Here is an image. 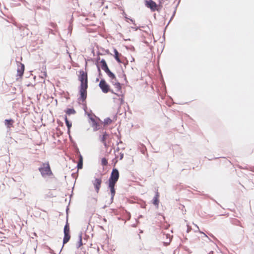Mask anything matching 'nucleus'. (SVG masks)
Masks as SVG:
<instances>
[{"label": "nucleus", "instance_id": "37998d69", "mask_svg": "<svg viewBox=\"0 0 254 254\" xmlns=\"http://www.w3.org/2000/svg\"><path fill=\"white\" fill-rule=\"evenodd\" d=\"M122 63H123V62ZM123 64H124V65L126 66V65L128 64V61L127 60L126 62L123 63Z\"/></svg>", "mask_w": 254, "mask_h": 254}, {"label": "nucleus", "instance_id": "79ce46f5", "mask_svg": "<svg viewBox=\"0 0 254 254\" xmlns=\"http://www.w3.org/2000/svg\"><path fill=\"white\" fill-rule=\"evenodd\" d=\"M174 16H173V15L171 16L169 22L167 24V25H168V24H169L170 22L172 20V19L173 18Z\"/></svg>", "mask_w": 254, "mask_h": 254}, {"label": "nucleus", "instance_id": "a878e982", "mask_svg": "<svg viewBox=\"0 0 254 254\" xmlns=\"http://www.w3.org/2000/svg\"><path fill=\"white\" fill-rule=\"evenodd\" d=\"M126 47L127 49L129 50H130L131 51H135L134 47L133 46H132V45H130L129 47L126 46Z\"/></svg>", "mask_w": 254, "mask_h": 254}, {"label": "nucleus", "instance_id": "a19ab883", "mask_svg": "<svg viewBox=\"0 0 254 254\" xmlns=\"http://www.w3.org/2000/svg\"><path fill=\"white\" fill-rule=\"evenodd\" d=\"M100 60V57H98V58H97V59H96V62H97L96 64H98V62H99V60Z\"/></svg>", "mask_w": 254, "mask_h": 254}, {"label": "nucleus", "instance_id": "ea45409f", "mask_svg": "<svg viewBox=\"0 0 254 254\" xmlns=\"http://www.w3.org/2000/svg\"><path fill=\"white\" fill-rule=\"evenodd\" d=\"M163 2V0H159V2L158 4H160L162 6Z\"/></svg>", "mask_w": 254, "mask_h": 254}, {"label": "nucleus", "instance_id": "1a4fd4ad", "mask_svg": "<svg viewBox=\"0 0 254 254\" xmlns=\"http://www.w3.org/2000/svg\"><path fill=\"white\" fill-rule=\"evenodd\" d=\"M68 208L67 207L66 209V220L65 225H64V233H70L69 224L68 222Z\"/></svg>", "mask_w": 254, "mask_h": 254}, {"label": "nucleus", "instance_id": "473e14b6", "mask_svg": "<svg viewBox=\"0 0 254 254\" xmlns=\"http://www.w3.org/2000/svg\"><path fill=\"white\" fill-rule=\"evenodd\" d=\"M124 157V153L121 152L120 153V160H122Z\"/></svg>", "mask_w": 254, "mask_h": 254}, {"label": "nucleus", "instance_id": "6e6d98bb", "mask_svg": "<svg viewBox=\"0 0 254 254\" xmlns=\"http://www.w3.org/2000/svg\"><path fill=\"white\" fill-rule=\"evenodd\" d=\"M203 234H204V235H205V236H206V237H207V236H206V235H205L204 233H203Z\"/></svg>", "mask_w": 254, "mask_h": 254}, {"label": "nucleus", "instance_id": "6e6552de", "mask_svg": "<svg viewBox=\"0 0 254 254\" xmlns=\"http://www.w3.org/2000/svg\"><path fill=\"white\" fill-rule=\"evenodd\" d=\"M118 181L111 180L109 179L108 180V188L110 189V192L116 191L115 186Z\"/></svg>", "mask_w": 254, "mask_h": 254}, {"label": "nucleus", "instance_id": "393cba45", "mask_svg": "<svg viewBox=\"0 0 254 254\" xmlns=\"http://www.w3.org/2000/svg\"><path fill=\"white\" fill-rule=\"evenodd\" d=\"M111 192V203H112L114 200V197L116 193V191L110 192Z\"/></svg>", "mask_w": 254, "mask_h": 254}, {"label": "nucleus", "instance_id": "09e8293b", "mask_svg": "<svg viewBox=\"0 0 254 254\" xmlns=\"http://www.w3.org/2000/svg\"><path fill=\"white\" fill-rule=\"evenodd\" d=\"M208 254H213V252H210Z\"/></svg>", "mask_w": 254, "mask_h": 254}, {"label": "nucleus", "instance_id": "f3484780", "mask_svg": "<svg viewBox=\"0 0 254 254\" xmlns=\"http://www.w3.org/2000/svg\"><path fill=\"white\" fill-rule=\"evenodd\" d=\"M13 123L14 121L12 119H5L4 120L5 125L8 128H10L11 127H12Z\"/></svg>", "mask_w": 254, "mask_h": 254}, {"label": "nucleus", "instance_id": "c756f323", "mask_svg": "<svg viewBox=\"0 0 254 254\" xmlns=\"http://www.w3.org/2000/svg\"><path fill=\"white\" fill-rule=\"evenodd\" d=\"M78 243V244L77 246V248H79L80 246H81L83 245L82 241H79Z\"/></svg>", "mask_w": 254, "mask_h": 254}, {"label": "nucleus", "instance_id": "4d7b16f0", "mask_svg": "<svg viewBox=\"0 0 254 254\" xmlns=\"http://www.w3.org/2000/svg\"><path fill=\"white\" fill-rule=\"evenodd\" d=\"M113 81H114V83H115L116 82H115V81H116V80Z\"/></svg>", "mask_w": 254, "mask_h": 254}, {"label": "nucleus", "instance_id": "a211bd4d", "mask_svg": "<svg viewBox=\"0 0 254 254\" xmlns=\"http://www.w3.org/2000/svg\"><path fill=\"white\" fill-rule=\"evenodd\" d=\"M65 113L66 115L69 116L71 115H74L76 113L75 110L73 108H67L65 111Z\"/></svg>", "mask_w": 254, "mask_h": 254}, {"label": "nucleus", "instance_id": "e433bc0d", "mask_svg": "<svg viewBox=\"0 0 254 254\" xmlns=\"http://www.w3.org/2000/svg\"><path fill=\"white\" fill-rule=\"evenodd\" d=\"M102 142L103 143V144H104V146H105L106 148H107V147L108 146V145H107V144L106 141H105L104 142Z\"/></svg>", "mask_w": 254, "mask_h": 254}, {"label": "nucleus", "instance_id": "4be33fe9", "mask_svg": "<svg viewBox=\"0 0 254 254\" xmlns=\"http://www.w3.org/2000/svg\"><path fill=\"white\" fill-rule=\"evenodd\" d=\"M112 122V120L110 118H107L104 120V124L105 125H108Z\"/></svg>", "mask_w": 254, "mask_h": 254}, {"label": "nucleus", "instance_id": "aec40b11", "mask_svg": "<svg viewBox=\"0 0 254 254\" xmlns=\"http://www.w3.org/2000/svg\"><path fill=\"white\" fill-rule=\"evenodd\" d=\"M112 84L115 86V87L117 89L118 91H120L122 89L121 84L120 82L117 81V80L116 81V82L114 83V81H112Z\"/></svg>", "mask_w": 254, "mask_h": 254}, {"label": "nucleus", "instance_id": "5fc2aeb1", "mask_svg": "<svg viewBox=\"0 0 254 254\" xmlns=\"http://www.w3.org/2000/svg\"><path fill=\"white\" fill-rule=\"evenodd\" d=\"M142 153L144 154V150L142 151Z\"/></svg>", "mask_w": 254, "mask_h": 254}, {"label": "nucleus", "instance_id": "7ed1b4c3", "mask_svg": "<svg viewBox=\"0 0 254 254\" xmlns=\"http://www.w3.org/2000/svg\"><path fill=\"white\" fill-rule=\"evenodd\" d=\"M145 5L149 8L152 11H159L162 8L160 4H157L153 0H145Z\"/></svg>", "mask_w": 254, "mask_h": 254}, {"label": "nucleus", "instance_id": "2eb2a0df", "mask_svg": "<svg viewBox=\"0 0 254 254\" xmlns=\"http://www.w3.org/2000/svg\"><path fill=\"white\" fill-rule=\"evenodd\" d=\"M109 134L106 131L103 132L102 135H99V139L101 142H104L106 141L107 137H109Z\"/></svg>", "mask_w": 254, "mask_h": 254}, {"label": "nucleus", "instance_id": "dca6fc26", "mask_svg": "<svg viewBox=\"0 0 254 254\" xmlns=\"http://www.w3.org/2000/svg\"><path fill=\"white\" fill-rule=\"evenodd\" d=\"M70 233H64V237L63 238V245L66 244L70 240Z\"/></svg>", "mask_w": 254, "mask_h": 254}, {"label": "nucleus", "instance_id": "864d4df0", "mask_svg": "<svg viewBox=\"0 0 254 254\" xmlns=\"http://www.w3.org/2000/svg\"><path fill=\"white\" fill-rule=\"evenodd\" d=\"M132 227H136V225H135V224H133V225H132Z\"/></svg>", "mask_w": 254, "mask_h": 254}, {"label": "nucleus", "instance_id": "9d476101", "mask_svg": "<svg viewBox=\"0 0 254 254\" xmlns=\"http://www.w3.org/2000/svg\"><path fill=\"white\" fill-rule=\"evenodd\" d=\"M108 76L112 80H117V78L115 74L112 72L109 68V67L107 68L106 69L104 70Z\"/></svg>", "mask_w": 254, "mask_h": 254}, {"label": "nucleus", "instance_id": "72a5a7b5", "mask_svg": "<svg viewBox=\"0 0 254 254\" xmlns=\"http://www.w3.org/2000/svg\"><path fill=\"white\" fill-rule=\"evenodd\" d=\"M128 20H129L130 21H131L134 25H136V23H135V21L132 18H129Z\"/></svg>", "mask_w": 254, "mask_h": 254}, {"label": "nucleus", "instance_id": "5701e85b", "mask_svg": "<svg viewBox=\"0 0 254 254\" xmlns=\"http://www.w3.org/2000/svg\"><path fill=\"white\" fill-rule=\"evenodd\" d=\"M101 164L103 166H106L108 164V160L106 158H103L101 160Z\"/></svg>", "mask_w": 254, "mask_h": 254}, {"label": "nucleus", "instance_id": "39448f33", "mask_svg": "<svg viewBox=\"0 0 254 254\" xmlns=\"http://www.w3.org/2000/svg\"><path fill=\"white\" fill-rule=\"evenodd\" d=\"M89 119L92 122V127H93L94 131H96L100 129V124L92 117L91 115L88 114Z\"/></svg>", "mask_w": 254, "mask_h": 254}, {"label": "nucleus", "instance_id": "2f4dec72", "mask_svg": "<svg viewBox=\"0 0 254 254\" xmlns=\"http://www.w3.org/2000/svg\"><path fill=\"white\" fill-rule=\"evenodd\" d=\"M123 72H124V71H123ZM122 76L124 78V80L126 81V82H127V78H126V74L123 73V74H122Z\"/></svg>", "mask_w": 254, "mask_h": 254}, {"label": "nucleus", "instance_id": "9b49d317", "mask_svg": "<svg viewBox=\"0 0 254 254\" xmlns=\"http://www.w3.org/2000/svg\"><path fill=\"white\" fill-rule=\"evenodd\" d=\"M159 193L157 191L155 192V196H154L153 200H152V203L156 207H158L159 203Z\"/></svg>", "mask_w": 254, "mask_h": 254}, {"label": "nucleus", "instance_id": "412c9836", "mask_svg": "<svg viewBox=\"0 0 254 254\" xmlns=\"http://www.w3.org/2000/svg\"><path fill=\"white\" fill-rule=\"evenodd\" d=\"M76 152L78 156V161H83L82 156L81 155L78 148H77Z\"/></svg>", "mask_w": 254, "mask_h": 254}, {"label": "nucleus", "instance_id": "4c0bfd02", "mask_svg": "<svg viewBox=\"0 0 254 254\" xmlns=\"http://www.w3.org/2000/svg\"><path fill=\"white\" fill-rule=\"evenodd\" d=\"M82 234L81 232L79 235V241H82Z\"/></svg>", "mask_w": 254, "mask_h": 254}, {"label": "nucleus", "instance_id": "3c124183", "mask_svg": "<svg viewBox=\"0 0 254 254\" xmlns=\"http://www.w3.org/2000/svg\"><path fill=\"white\" fill-rule=\"evenodd\" d=\"M106 207V205H104L103 207V208H105Z\"/></svg>", "mask_w": 254, "mask_h": 254}, {"label": "nucleus", "instance_id": "bb28decb", "mask_svg": "<svg viewBox=\"0 0 254 254\" xmlns=\"http://www.w3.org/2000/svg\"><path fill=\"white\" fill-rule=\"evenodd\" d=\"M97 70H98V72L99 73V76L101 77V76L102 75V73H101L100 67L99 64H97Z\"/></svg>", "mask_w": 254, "mask_h": 254}, {"label": "nucleus", "instance_id": "cd10ccee", "mask_svg": "<svg viewBox=\"0 0 254 254\" xmlns=\"http://www.w3.org/2000/svg\"><path fill=\"white\" fill-rule=\"evenodd\" d=\"M14 25L16 26H17L20 30H21L22 28L23 27V26L21 24H19L15 23Z\"/></svg>", "mask_w": 254, "mask_h": 254}, {"label": "nucleus", "instance_id": "58836bf2", "mask_svg": "<svg viewBox=\"0 0 254 254\" xmlns=\"http://www.w3.org/2000/svg\"><path fill=\"white\" fill-rule=\"evenodd\" d=\"M120 102H121V104H123L124 102V99L123 98H121L120 99Z\"/></svg>", "mask_w": 254, "mask_h": 254}, {"label": "nucleus", "instance_id": "ddd939ff", "mask_svg": "<svg viewBox=\"0 0 254 254\" xmlns=\"http://www.w3.org/2000/svg\"><path fill=\"white\" fill-rule=\"evenodd\" d=\"M114 58L117 61V62L121 64L122 63V61L120 58V56H121V54L118 52L116 49H114Z\"/></svg>", "mask_w": 254, "mask_h": 254}, {"label": "nucleus", "instance_id": "4468645a", "mask_svg": "<svg viewBox=\"0 0 254 254\" xmlns=\"http://www.w3.org/2000/svg\"><path fill=\"white\" fill-rule=\"evenodd\" d=\"M64 119L65 125L67 128V133H69L70 132V128L71 127V126H72V123L71 122H70L68 120L66 115L64 116Z\"/></svg>", "mask_w": 254, "mask_h": 254}, {"label": "nucleus", "instance_id": "b1692460", "mask_svg": "<svg viewBox=\"0 0 254 254\" xmlns=\"http://www.w3.org/2000/svg\"><path fill=\"white\" fill-rule=\"evenodd\" d=\"M77 168L78 169H81L83 168V161H78Z\"/></svg>", "mask_w": 254, "mask_h": 254}, {"label": "nucleus", "instance_id": "f257e3e1", "mask_svg": "<svg viewBox=\"0 0 254 254\" xmlns=\"http://www.w3.org/2000/svg\"><path fill=\"white\" fill-rule=\"evenodd\" d=\"M79 72L78 80L81 83L79 86L80 97L78 98V100L84 102L87 98V89L88 88L87 73L84 72L83 70H80Z\"/></svg>", "mask_w": 254, "mask_h": 254}, {"label": "nucleus", "instance_id": "f704fd0d", "mask_svg": "<svg viewBox=\"0 0 254 254\" xmlns=\"http://www.w3.org/2000/svg\"><path fill=\"white\" fill-rule=\"evenodd\" d=\"M187 233H189L191 229V227H190L189 226L187 225Z\"/></svg>", "mask_w": 254, "mask_h": 254}, {"label": "nucleus", "instance_id": "6ab92c4d", "mask_svg": "<svg viewBox=\"0 0 254 254\" xmlns=\"http://www.w3.org/2000/svg\"><path fill=\"white\" fill-rule=\"evenodd\" d=\"M100 64L101 67L103 70H104L105 69L108 67L107 63L104 59H102L101 60Z\"/></svg>", "mask_w": 254, "mask_h": 254}, {"label": "nucleus", "instance_id": "49530a36", "mask_svg": "<svg viewBox=\"0 0 254 254\" xmlns=\"http://www.w3.org/2000/svg\"><path fill=\"white\" fill-rule=\"evenodd\" d=\"M142 217H143V216H142V215H140L138 216V218H142Z\"/></svg>", "mask_w": 254, "mask_h": 254}, {"label": "nucleus", "instance_id": "c9c22d12", "mask_svg": "<svg viewBox=\"0 0 254 254\" xmlns=\"http://www.w3.org/2000/svg\"><path fill=\"white\" fill-rule=\"evenodd\" d=\"M131 28L134 30V31H137L138 29H139V27H131Z\"/></svg>", "mask_w": 254, "mask_h": 254}, {"label": "nucleus", "instance_id": "20e7f679", "mask_svg": "<svg viewBox=\"0 0 254 254\" xmlns=\"http://www.w3.org/2000/svg\"><path fill=\"white\" fill-rule=\"evenodd\" d=\"M99 86L102 91L104 93H107L110 91V87L104 79H101Z\"/></svg>", "mask_w": 254, "mask_h": 254}, {"label": "nucleus", "instance_id": "c03bdc74", "mask_svg": "<svg viewBox=\"0 0 254 254\" xmlns=\"http://www.w3.org/2000/svg\"><path fill=\"white\" fill-rule=\"evenodd\" d=\"M119 150H120V148H119V147H118L116 149V150H115V152L119 151Z\"/></svg>", "mask_w": 254, "mask_h": 254}, {"label": "nucleus", "instance_id": "8fccbe9b", "mask_svg": "<svg viewBox=\"0 0 254 254\" xmlns=\"http://www.w3.org/2000/svg\"><path fill=\"white\" fill-rule=\"evenodd\" d=\"M96 81H99V78H97L96 79Z\"/></svg>", "mask_w": 254, "mask_h": 254}, {"label": "nucleus", "instance_id": "603ef678", "mask_svg": "<svg viewBox=\"0 0 254 254\" xmlns=\"http://www.w3.org/2000/svg\"><path fill=\"white\" fill-rule=\"evenodd\" d=\"M103 220H104V221H105V222H106V221H107V220H106V219L105 218H104V219H103Z\"/></svg>", "mask_w": 254, "mask_h": 254}, {"label": "nucleus", "instance_id": "7c9ffc66", "mask_svg": "<svg viewBox=\"0 0 254 254\" xmlns=\"http://www.w3.org/2000/svg\"><path fill=\"white\" fill-rule=\"evenodd\" d=\"M122 14H123V15L124 16L125 18L126 19V20H127V19H129V18H128V17H127V14H126V13H125V11H123V13H122Z\"/></svg>", "mask_w": 254, "mask_h": 254}, {"label": "nucleus", "instance_id": "de8ad7c7", "mask_svg": "<svg viewBox=\"0 0 254 254\" xmlns=\"http://www.w3.org/2000/svg\"><path fill=\"white\" fill-rule=\"evenodd\" d=\"M122 143V141H120L119 142L117 143V144H119L120 143Z\"/></svg>", "mask_w": 254, "mask_h": 254}, {"label": "nucleus", "instance_id": "f03ea898", "mask_svg": "<svg viewBox=\"0 0 254 254\" xmlns=\"http://www.w3.org/2000/svg\"><path fill=\"white\" fill-rule=\"evenodd\" d=\"M38 170L43 178H45L46 176H50L53 175V173L48 162L43 163L42 165L39 167Z\"/></svg>", "mask_w": 254, "mask_h": 254}, {"label": "nucleus", "instance_id": "f8f14e48", "mask_svg": "<svg viewBox=\"0 0 254 254\" xmlns=\"http://www.w3.org/2000/svg\"><path fill=\"white\" fill-rule=\"evenodd\" d=\"M19 64H20V67H18L17 68V75L21 77L23 75L25 66L24 64L21 63H19Z\"/></svg>", "mask_w": 254, "mask_h": 254}, {"label": "nucleus", "instance_id": "c85d7f7f", "mask_svg": "<svg viewBox=\"0 0 254 254\" xmlns=\"http://www.w3.org/2000/svg\"><path fill=\"white\" fill-rule=\"evenodd\" d=\"M110 92H111L113 94H115L116 95H117L118 96H123V95L122 94H117V93H115L113 90H111L110 89V91H109Z\"/></svg>", "mask_w": 254, "mask_h": 254}, {"label": "nucleus", "instance_id": "a18cd8bd", "mask_svg": "<svg viewBox=\"0 0 254 254\" xmlns=\"http://www.w3.org/2000/svg\"><path fill=\"white\" fill-rule=\"evenodd\" d=\"M176 13V10H174V11L173 12V16H174L175 14Z\"/></svg>", "mask_w": 254, "mask_h": 254}, {"label": "nucleus", "instance_id": "423d86ee", "mask_svg": "<svg viewBox=\"0 0 254 254\" xmlns=\"http://www.w3.org/2000/svg\"><path fill=\"white\" fill-rule=\"evenodd\" d=\"M119 177L120 174L118 170L115 168H113L112 171L109 179L118 181Z\"/></svg>", "mask_w": 254, "mask_h": 254}, {"label": "nucleus", "instance_id": "0eeeda50", "mask_svg": "<svg viewBox=\"0 0 254 254\" xmlns=\"http://www.w3.org/2000/svg\"><path fill=\"white\" fill-rule=\"evenodd\" d=\"M93 185L95 188V191L96 192H98L102 183V180L100 178H96L94 181H92Z\"/></svg>", "mask_w": 254, "mask_h": 254}]
</instances>
